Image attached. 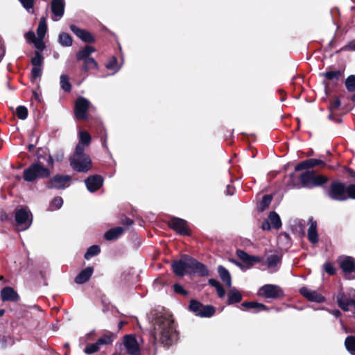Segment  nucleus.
<instances>
[{"label": "nucleus", "instance_id": "obj_1", "mask_svg": "<svg viewBox=\"0 0 355 355\" xmlns=\"http://www.w3.org/2000/svg\"><path fill=\"white\" fill-rule=\"evenodd\" d=\"M153 343L157 341L169 346L176 340L177 333L171 315L159 314L153 320V331L152 332Z\"/></svg>", "mask_w": 355, "mask_h": 355}, {"label": "nucleus", "instance_id": "obj_2", "mask_svg": "<svg viewBox=\"0 0 355 355\" xmlns=\"http://www.w3.org/2000/svg\"><path fill=\"white\" fill-rule=\"evenodd\" d=\"M300 184H294L293 187L300 189L301 187L312 189L320 187L327 183L329 180L328 178L322 175H317L313 170L306 171L300 174ZM290 187H292L289 185Z\"/></svg>", "mask_w": 355, "mask_h": 355}, {"label": "nucleus", "instance_id": "obj_3", "mask_svg": "<svg viewBox=\"0 0 355 355\" xmlns=\"http://www.w3.org/2000/svg\"><path fill=\"white\" fill-rule=\"evenodd\" d=\"M70 165L77 172H87L92 166L89 157L80 146H76L74 154L69 159Z\"/></svg>", "mask_w": 355, "mask_h": 355}, {"label": "nucleus", "instance_id": "obj_4", "mask_svg": "<svg viewBox=\"0 0 355 355\" xmlns=\"http://www.w3.org/2000/svg\"><path fill=\"white\" fill-rule=\"evenodd\" d=\"M51 171L41 163L37 162L31 164L24 171L23 178L25 181L31 182L37 179L47 178L50 176Z\"/></svg>", "mask_w": 355, "mask_h": 355}, {"label": "nucleus", "instance_id": "obj_5", "mask_svg": "<svg viewBox=\"0 0 355 355\" xmlns=\"http://www.w3.org/2000/svg\"><path fill=\"white\" fill-rule=\"evenodd\" d=\"M189 310L195 315L201 318H209L214 315L215 308L211 305H203L196 300H191L189 305Z\"/></svg>", "mask_w": 355, "mask_h": 355}, {"label": "nucleus", "instance_id": "obj_6", "mask_svg": "<svg viewBox=\"0 0 355 355\" xmlns=\"http://www.w3.org/2000/svg\"><path fill=\"white\" fill-rule=\"evenodd\" d=\"M328 196L334 200H347V187L341 182H333L329 186Z\"/></svg>", "mask_w": 355, "mask_h": 355}, {"label": "nucleus", "instance_id": "obj_7", "mask_svg": "<svg viewBox=\"0 0 355 355\" xmlns=\"http://www.w3.org/2000/svg\"><path fill=\"white\" fill-rule=\"evenodd\" d=\"M257 295L266 299L275 300L283 297L284 292L277 285L265 284L259 289Z\"/></svg>", "mask_w": 355, "mask_h": 355}, {"label": "nucleus", "instance_id": "obj_8", "mask_svg": "<svg viewBox=\"0 0 355 355\" xmlns=\"http://www.w3.org/2000/svg\"><path fill=\"white\" fill-rule=\"evenodd\" d=\"M15 217L18 230L19 231L27 230L32 223L31 213L26 209L21 208L17 210Z\"/></svg>", "mask_w": 355, "mask_h": 355}, {"label": "nucleus", "instance_id": "obj_9", "mask_svg": "<svg viewBox=\"0 0 355 355\" xmlns=\"http://www.w3.org/2000/svg\"><path fill=\"white\" fill-rule=\"evenodd\" d=\"M339 264L346 279H355V259L352 257H340Z\"/></svg>", "mask_w": 355, "mask_h": 355}, {"label": "nucleus", "instance_id": "obj_10", "mask_svg": "<svg viewBox=\"0 0 355 355\" xmlns=\"http://www.w3.org/2000/svg\"><path fill=\"white\" fill-rule=\"evenodd\" d=\"M91 106V103L84 97H79L75 102L74 113L78 120H85L88 118L87 112Z\"/></svg>", "mask_w": 355, "mask_h": 355}, {"label": "nucleus", "instance_id": "obj_11", "mask_svg": "<svg viewBox=\"0 0 355 355\" xmlns=\"http://www.w3.org/2000/svg\"><path fill=\"white\" fill-rule=\"evenodd\" d=\"M188 274L208 276L209 271L205 265L188 256Z\"/></svg>", "mask_w": 355, "mask_h": 355}, {"label": "nucleus", "instance_id": "obj_12", "mask_svg": "<svg viewBox=\"0 0 355 355\" xmlns=\"http://www.w3.org/2000/svg\"><path fill=\"white\" fill-rule=\"evenodd\" d=\"M71 176L57 174L51 178L46 184L49 189H64L69 186Z\"/></svg>", "mask_w": 355, "mask_h": 355}, {"label": "nucleus", "instance_id": "obj_13", "mask_svg": "<svg viewBox=\"0 0 355 355\" xmlns=\"http://www.w3.org/2000/svg\"><path fill=\"white\" fill-rule=\"evenodd\" d=\"M316 166L324 168L326 166V162L321 159L311 158L308 159L298 163L295 166V171H300L302 170L311 169Z\"/></svg>", "mask_w": 355, "mask_h": 355}, {"label": "nucleus", "instance_id": "obj_14", "mask_svg": "<svg viewBox=\"0 0 355 355\" xmlns=\"http://www.w3.org/2000/svg\"><path fill=\"white\" fill-rule=\"evenodd\" d=\"M168 225L170 227L181 235L186 236L190 234L187 223L183 219L174 218L169 221Z\"/></svg>", "mask_w": 355, "mask_h": 355}, {"label": "nucleus", "instance_id": "obj_15", "mask_svg": "<svg viewBox=\"0 0 355 355\" xmlns=\"http://www.w3.org/2000/svg\"><path fill=\"white\" fill-rule=\"evenodd\" d=\"M174 273L178 276H184L188 274V255H183L179 260L174 261L172 263Z\"/></svg>", "mask_w": 355, "mask_h": 355}, {"label": "nucleus", "instance_id": "obj_16", "mask_svg": "<svg viewBox=\"0 0 355 355\" xmlns=\"http://www.w3.org/2000/svg\"><path fill=\"white\" fill-rule=\"evenodd\" d=\"M300 293L309 301L321 303L325 301V297L318 291L309 289L307 287H302Z\"/></svg>", "mask_w": 355, "mask_h": 355}, {"label": "nucleus", "instance_id": "obj_17", "mask_svg": "<svg viewBox=\"0 0 355 355\" xmlns=\"http://www.w3.org/2000/svg\"><path fill=\"white\" fill-rule=\"evenodd\" d=\"M64 0H52L51 3V9L53 14L52 19L55 21L60 20L64 12Z\"/></svg>", "mask_w": 355, "mask_h": 355}, {"label": "nucleus", "instance_id": "obj_18", "mask_svg": "<svg viewBox=\"0 0 355 355\" xmlns=\"http://www.w3.org/2000/svg\"><path fill=\"white\" fill-rule=\"evenodd\" d=\"M85 183L89 191L93 193L98 190L103 184V178L99 175H94L88 177Z\"/></svg>", "mask_w": 355, "mask_h": 355}, {"label": "nucleus", "instance_id": "obj_19", "mask_svg": "<svg viewBox=\"0 0 355 355\" xmlns=\"http://www.w3.org/2000/svg\"><path fill=\"white\" fill-rule=\"evenodd\" d=\"M123 343L130 355H141L138 343L135 337L130 335L125 336Z\"/></svg>", "mask_w": 355, "mask_h": 355}, {"label": "nucleus", "instance_id": "obj_20", "mask_svg": "<svg viewBox=\"0 0 355 355\" xmlns=\"http://www.w3.org/2000/svg\"><path fill=\"white\" fill-rule=\"evenodd\" d=\"M70 29L82 41L87 43L94 42V37L89 31L81 29L76 25H71Z\"/></svg>", "mask_w": 355, "mask_h": 355}, {"label": "nucleus", "instance_id": "obj_21", "mask_svg": "<svg viewBox=\"0 0 355 355\" xmlns=\"http://www.w3.org/2000/svg\"><path fill=\"white\" fill-rule=\"evenodd\" d=\"M1 297L3 302H17L19 299L17 293L10 286L5 287L1 291Z\"/></svg>", "mask_w": 355, "mask_h": 355}, {"label": "nucleus", "instance_id": "obj_22", "mask_svg": "<svg viewBox=\"0 0 355 355\" xmlns=\"http://www.w3.org/2000/svg\"><path fill=\"white\" fill-rule=\"evenodd\" d=\"M309 227L308 229V239L312 244L318 242V234L317 232V223L312 218L309 220Z\"/></svg>", "mask_w": 355, "mask_h": 355}, {"label": "nucleus", "instance_id": "obj_23", "mask_svg": "<svg viewBox=\"0 0 355 355\" xmlns=\"http://www.w3.org/2000/svg\"><path fill=\"white\" fill-rule=\"evenodd\" d=\"M94 272V268L89 266L83 269L75 278L74 282L78 284L87 282Z\"/></svg>", "mask_w": 355, "mask_h": 355}, {"label": "nucleus", "instance_id": "obj_24", "mask_svg": "<svg viewBox=\"0 0 355 355\" xmlns=\"http://www.w3.org/2000/svg\"><path fill=\"white\" fill-rule=\"evenodd\" d=\"M337 302L338 306L345 311L349 310L350 305L355 306V299L348 300L345 293L340 292L337 295Z\"/></svg>", "mask_w": 355, "mask_h": 355}, {"label": "nucleus", "instance_id": "obj_25", "mask_svg": "<svg viewBox=\"0 0 355 355\" xmlns=\"http://www.w3.org/2000/svg\"><path fill=\"white\" fill-rule=\"evenodd\" d=\"M236 254L242 261L251 266L253 265L254 263H258L261 261L259 257L249 255L245 252L241 250H238L236 251Z\"/></svg>", "mask_w": 355, "mask_h": 355}, {"label": "nucleus", "instance_id": "obj_26", "mask_svg": "<svg viewBox=\"0 0 355 355\" xmlns=\"http://www.w3.org/2000/svg\"><path fill=\"white\" fill-rule=\"evenodd\" d=\"M282 257L278 254H274L268 256L266 259V264L268 268L271 270L272 272L277 270V265L281 262Z\"/></svg>", "mask_w": 355, "mask_h": 355}, {"label": "nucleus", "instance_id": "obj_27", "mask_svg": "<svg viewBox=\"0 0 355 355\" xmlns=\"http://www.w3.org/2000/svg\"><path fill=\"white\" fill-rule=\"evenodd\" d=\"M218 272L220 278L224 284L229 288L232 286V277L230 272L223 266H218Z\"/></svg>", "mask_w": 355, "mask_h": 355}, {"label": "nucleus", "instance_id": "obj_28", "mask_svg": "<svg viewBox=\"0 0 355 355\" xmlns=\"http://www.w3.org/2000/svg\"><path fill=\"white\" fill-rule=\"evenodd\" d=\"M124 232L122 227H116L110 229L105 234V238L107 241H112L119 238Z\"/></svg>", "mask_w": 355, "mask_h": 355}, {"label": "nucleus", "instance_id": "obj_29", "mask_svg": "<svg viewBox=\"0 0 355 355\" xmlns=\"http://www.w3.org/2000/svg\"><path fill=\"white\" fill-rule=\"evenodd\" d=\"M230 288L227 304H232L240 302L242 300V295L240 292L236 288L231 287Z\"/></svg>", "mask_w": 355, "mask_h": 355}, {"label": "nucleus", "instance_id": "obj_30", "mask_svg": "<svg viewBox=\"0 0 355 355\" xmlns=\"http://www.w3.org/2000/svg\"><path fill=\"white\" fill-rule=\"evenodd\" d=\"M96 49L91 46H87L83 49L79 51L76 54V58L78 60H85L89 58L90 55L95 52Z\"/></svg>", "mask_w": 355, "mask_h": 355}, {"label": "nucleus", "instance_id": "obj_31", "mask_svg": "<svg viewBox=\"0 0 355 355\" xmlns=\"http://www.w3.org/2000/svg\"><path fill=\"white\" fill-rule=\"evenodd\" d=\"M91 142V136L86 131H81L79 133V142L76 146H80L85 150V146H88Z\"/></svg>", "mask_w": 355, "mask_h": 355}, {"label": "nucleus", "instance_id": "obj_32", "mask_svg": "<svg viewBox=\"0 0 355 355\" xmlns=\"http://www.w3.org/2000/svg\"><path fill=\"white\" fill-rule=\"evenodd\" d=\"M241 306L248 309H257L258 311L268 310V308L266 305L256 302H245L241 304Z\"/></svg>", "mask_w": 355, "mask_h": 355}, {"label": "nucleus", "instance_id": "obj_33", "mask_svg": "<svg viewBox=\"0 0 355 355\" xmlns=\"http://www.w3.org/2000/svg\"><path fill=\"white\" fill-rule=\"evenodd\" d=\"M47 30V25L45 17H42L37 29V34L40 40H43Z\"/></svg>", "mask_w": 355, "mask_h": 355}, {"label": "nucleus", "instance_id": "obj_34", "mask_svg": "<svg viewBox=\"0 0 355 355\" xmlns=\"http://www.w3.org/2000/svg\"><path fill=\"white\" fill-rule=\"evenodd\" d=\"M345 346L350 354L355 355V336H347L345 340Z\"/></svg>", "mask_w": 355, "mask_h": 355}, {"label": "nucleus", "instance_id": "obj_35", "mask_svg": "<svg viewBox=\"0 0 355 355\" xmlns=\"http://www.w3.org/2000/svg\"><path fill=\"white\" fill-rule=\"evenodd\" d=\"M269 220L273 228L278 230L282 227L280 217L275 211H271L270 213Z\"/></svg>", "mask_w": 355, "mask_h": 355}, {"label": "nucleus", "instance_id": "obj_36", "mask_svg": "<svg viewBox=\"0 0 355 355\" xmlns=\"http://www.w3.org/2000/svg\"><path fill=\"white\" fill-rule=\"evenodd\" d=\"M58 41L62 46H70L73 42L71 37L66 33H61L59 35Z\"/></svg>", "mask_w": 355, "mask_h": 355}, {"label": "nucleus", "instance_id": "obj_37", "mask_svg": "<svg viewBox=\"0 0 355 355\" xmlns=\"http://www.w3.org/2000/svg\"><path fill=\"white\" fill-rule=\"evenodd\" d=\"M101 252V248L98 245H94L90 246L85 254V259L87 260L90 259L94 256L98 255Z\"/></svg>", "mask_w": 355, "mask_h": 355}, {"label": "nucleus", "instance_id": "obj_38", "mask_svg": "<svg viewBox=\"0 0 355 355\" xmlns=\"http://www.w3.org/2000/svg\"><path fill=\"white\" fill-rule=\"evenodd\" d=\"M33 67H42L44 64V57L39 51H35L34 56L31 58Z\"/></svg>", "mask_w": 355, "mask_h": 355}, {"label": "nucleus", "instance_id": "obj_39", "mask_svg": "<svg viewBox=\"0 0 355 355\" xmlns=\"http://www.w3.org/2000/svg\"><path fill=\"white\" fill-rule=\"evenodd\" d=\"M60 87H61L62 89H63L66 92H69L71 89V83H69V79L68 76H67L65 74H62L60 76Z\"/></svg>", "mask_w": 355, "mask_h": 355}, {"label": "nucleus", "instance_id": "obj_40", "mask_svg": "<svg viewBox=\"0 0 355 355\" xmlns=\"http://www.w3.org/2000/svg\"><path fill=\"white\" fill-rule=\"evenodd\" d=\"M105 67L107 69L112 70L114 71V73H116L120 69L121 64H119L116 57L112 56L108 60V62L105 64Z\"/></svg>", "mask_w": 355, "mask_h": 355}, {"label": "nucleus", "instance_id": "obj_41", "mask_svg": "<svg viewBox=\"0 0 355 355\" xmlns=\"http://www.w3.org/2000/svg\"><path fill=\"white\" fill-rule=\"evenodd\" d=\"M97 67L98 64L94 58H89L83 60V69L85 71H87L90 69H97Z\"/></svg>", "mask_w": 355, "mask_h": 355}, {"label": "nucleus", "instance_id": "obj_42", "mask_svg": "<svg viewBox=\"0 0 355 355\" xmlns=\"http://www.w3.org/2000/svg\"><path fill=\"white\" fill-rule=\"evenodd\" d=\"M322 76L326 78L329 80H338L340 76V71H327L320 74Z\"/></svg>", "mask_w": 355, "mask_h": 355}, {"label": "nucleus", "instance_id": "obj_43", "mask_svg": "<svg viewBox=\"0 0 355 355\" xmlns=\"http://www.w3.org/2000/svg\"><path fill=\"white\" fill-rule=\"evenodd\" d=\"M63 205V200L61 197L57 196L53 199L49 205V209L50 211H54L59 209Z\"/></svg>", "mask_w": 355, "mask_h": 355}, {"label": "nucleus", "instance_id": "obj_44", "mask_svg": "<svg viewBox=\"0 0 355 355\" xmlns=\"http://www.w3.org/2000/svg\"><path fill=\"white\" fill-rule=\"evenodd\" d=\"M345 85L348 92H355V75L348 76L345 80Z\"/></svg>", "mask_w": 355, "mask_h": 355}, {"label": "nucleus", "instance_id": "obj_45", "mask_svg": "<svg viewBox=\"0 0 355 355\" xmlns=\"http://www.w3.org/2000/svg\"><path fill=\"white\" fill-rule=\"evenodd\" d=\"M272 201V196L270 195H265L263 196L262 200L259 202V209L261 211L265 210L268 207Z\"/></svg>", "mask_w": 355, "mask_h": 355}, {"label": "nucleus", "instance_id": "obj_46", "mask_svg": "<svg viewBox=\"0 0 355 355\" xmlns=\"http://www.w3.org/2000/svg\"><path fill=\"white\" fill-rule=\"evenodd\" d=\"M16 115L19 119L24 120L28 116V110L25 106H19L16 110Z\"/></svg>", "mask_w": 355, "mask_h": 355}, {"label": "nucleus", "instance_id": "obj_47", "mask_svg": "<svg viewBox=\"0 0 355 355\" xmlns=\"http://www.w3.org/2000/svg\"><path fill=\"white\" fill-rule=\"evenodd\" d=\"M99 349H100V347L98 345L97 343L96 342L94 343L88 345L85 349V352L87 354H94V353L98 352Z\"/></svg>", "mask_w": 355, "mask_h": 355}, {"label": "nucleus", "instance_id": "obj_48", "mask_svg": "<svg viewBox=\"0 0 355 355\" xmlns=\"http://www.w3.org/2000/svg\"><path fill=\"white\" fill-rule=\"evenodd\" d=\"M43 67H33L31 69V78L36 80L38 78H40L42 74Z\"/></svg>", "mask_w": 355, "mask_h": 355}, {"label": "nucleus", "instance_id": "obj_49", "mask_svg": "<svg viewBox=\"0 0 355 355\" xmlns=\"http://www.w3.org/2000/svg\"><path fill=\"white\" fill-rule=\"evenodd\" d=\"M355 200V184H351L347 187V199Z\"/></svg>", "mask_w": 355, "mask_h": 355}, {"label": "nucleus", "instance_id": "obj_50", "mask_svg": "<svg viewBox=\"0 0 355 355\" xmlns=\"http://www.w3.org/2000/svg\"><path fill=\"white\" fill-rule=\"evenodd\" d=\"M112 342V340L110 338V336H107V335L103 336V337L98 339L96 341L98 346L109 345Z\"/></svg>", "mask_w": 355, "mask_h": 355}, {"label": "nucleus", "instance_id": "obj_51", "mask_svg": "<svg viewBox=\"0 0 355 355\" xmlns=\"http://www.w3.org/2000/svg\"><path fill=\"white\" fill-rule=\"evenodd\" d=\"M173 290L177 293H179V294H181L183 295H187V291L180 284H175L173 285Z\"/></svg>", "mask_w": 355, "mask_h": 355}, {"label": "nucleus", "instance_id": "obj_52", "mask_svg": "<svg viewBox=\"0 0 355 355\" xmlns=\"http://www.w3.org/2000/svg\"><path fill=\"white\" fill-rule=\"evenodd\" d=\"M23 7L26 9L28 11L30 9L33 8V0H19Z\"/></svg>", "mask_w": 355, "mask_h": 355}, {"label": "nucleus", "instance_id": "obj_53", "mask_svg": "<svg viewBox=\"0 0 355 355\" xmlns=\"http://www.w3.org/2000/svg\"><path fill=\"white\" fill-rule=\"evenodd\" d=\"M324 270L329 275H334L336 272V269L331 263H326L324 265Z\"/></svg>", "mask_w": 355, "mask_h": 355}, {"label": "nucleus", "instance_id": "obj_54", "mask_svg": "<svg viewBox=\"0 0 355 355\" xmlns=\"http://www.w3.org/2000/svg\"><path fill=\"white\" fill-rule=\"evenodd\" d=\"M2 344L5 347L12 345L14 344V339L10 336H6L2 340Z\"/></svg>", "mask_w": 355, "mask_h": 355}, {"label": "nucleus", "instance_id": "obj_55", "mask_svg": "<svg viewBox=\"0 0 355 355\" xmlns=\"http://www.w3.org/2000/svg\"><path fill=\"white\" fill-rule=\"evenodd\" d=\"M25 38L28 42H33L35 39V35L33 31H28L25 34Z\"/></svg>", "mask_w": 355, "mask_h": 355}, {"label": "nucleus", "instance_id": "obj_56", "mask_svg": "<svg viewBox=\"0 0 355 355\" xmlns=\"http://www.w3.org/2000/svg\"><path fill=\"white\" fill-rule=\"evenodd\" d=\"M340 105V101L338 98H336V99L331 103L329 106L330 110H336Z\"/></svg>", "mask_w": 355, "mask_h": 355}, {"label": "nucleus", "instance_id": "obj_57", "mask_svg": "<svg viewBox=\"0 0 355 355\" xmlns=\"http://www.w3.org/2000/svg\"><path fill=\"white\" fill-rule=\"evenodd\" d=\"M343 49L355 51V40L349 42L343 48Z\"/></svg>", "mask_w": 355, "mask_h": 355}, {"label": "nucleus", "instance_id": "obj_58", "mask_svg": "<svg viewBox=\"0 0 355 355\" xmlns=\"http://www.w3.org/2000/svg\"><path fill=\"white\" fill-rule=\"evenodd\" d=\"M216 290L218 296L220 298H223L225 297V289L223 288V287L222 286H220V287L217 288Z\"/></svg>", "mask_w": 355, "mask_h": 355}, {"label": "nucleus", "instance_id": "obj_59", "mask_svg": "<svg viewBox=\"0 0 355 355\" xmlns=\"http://www.w3.org/2000/svg\"><path fill=\"white\" fill-rule=\"evenodd\" d=\"M209 285H211V286L214 287L216 289L217 288L220 287V286H222V285L220 284V283L218 281H217V280H216V279H209Z\"/></svg>", "mask_w": 355, "mask_h": 355}, {"label": "nucleus", "instance_id": "obj_60", "mask_svg": "<svg viewBox=\"0 0 355 355\" xmlns=\"http://www.w3.org/2000/svg\"><path fill=\"white\" fill-rule=\"evenodd\" d=\"M234 193V188L231 184L227 185V189L225 191L226 195L232 196Z\"/></svg>", "mask_w": 355, "mask_h": 355}, {"label": "nucleus", "instance_id": "obj_61", "mask_svg": "<svg viewBox=\"0 0 355 355\" xmlns=\"http://www.w3.org/2000/svg\"><path fill=\"white\" fill-rule=\"evenodd\" d=\"M271 228L270 224L268 220H265L262 223V229L264 230H270Z\"/></svg>", "mask_w": 355, "mask_h": 355}, {"label": "nucleus", "instance_id": "obj_62", "mask_svg": "<svg viewBox=\"0 0 355 355\" xmlns=\"http://www.w3.org/2000/svg\"><path fill=\"white\" fill-rule=\"evenodd\" d=\"M122 222L123 224L126 225H131L133 224V220L129 218H125L124 219H123Z\"/></svg>", "mask_w": 355, "mask_h": 355}, {"label": "nucleus", "instance_id": "obj_63", "mask_svg": "<svg viewBox=\"0 0 355 355\" xmlns=\"http://www.w3.org/2000/svg\"><path fill=\"white\" fill-rule=\"evenodd\" d=\"M35 47L38 49V51L40 53H41V51H43L44 47L43 43H35Z\"/></svg>", "mask_w": 355, "mask_h": 355}, {"label": "nucleus", "instance_id": "obj_64", "mask_svg": "<svg viewBox=\"0 0 355 355\" xmlns=\"http://www.w3.org/2000/svg\"><path fill=\"white\" fill-rule=\"evenodd\" d=\"M46 162L49 165L53 166V158L52 156L49 155V157L46 159Z\"/></svg>", "mask_w": 355, "mask_h": 355}]
</instances>
